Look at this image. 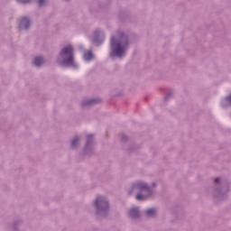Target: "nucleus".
<instances>
[{
	"label": "nucleus",
	"mask_w": 231,
	"mask_h": 231,
	"mask_svg": "<svg viewBox=\"0 0 231 231\" xmlns=\"http://www.w3.org/2000/svg\"><path fill=\"white\" fill-rule=\"evenodd\" d=\"M127 46H129L127 37L124 33L118 32L116 36L111 38V57H113V55H116V57H124Z\"/></svg>",
	"instance_id": "nucleus-1"
},
{
	"label": "nucleus",
	"mask_w": 231,
	"mask_h": 231,
	"mask_svg": "<svg viewBox=\"0 0 231 231\" xmlns=\"http://www.w3.org/2000/svg\"><path fill=\"white\" fill-rule=\"evenodd\" d=\"M60 57L63 60V66H71L72 68H77V64L73 60V47L71 45H68L61 50Z\"/></svg>",
	"instance_id": "nucleus-2"
},
{
	"label": "nucleus",
	"mask_w": 231,
	"mask_h": 231,
	"mask_svg": "<svg viewBox=\"0 0 231 231\" xmlns=\"http://www.w3.org/2000/svg\"><path fill=\"white\" fill-rule=\"evenodd\" d=\"M133 189H137L141 193L136 195V199H147L149 196L152 195L151 188H149L145 183L140 181L137 184H134Z\"/></svg>",
	"instance_id": "nucleus-3"
},
{
	"label": "nucleus",
	"mask_w": 231,
	"mask_h": 231,
	"mask_svg": "<svg viewBox=\"0 0 231 231\" xmlns=\"http://www.w3.org/2000/svg\"><path fill=\"white\" fill-rule=\"evenodd\" d=\"M95 205L97 210H107L109 208V203L103 197H97L95 200Z\"/></svg>",
	"instance_id": "nucleus-4"
},
{
	"label": "nucleus",
	"mask_w": 231,
	"mask_h": 231,
	"mask_svg": "<svg viewBox=\"0 0 231 231\" xmlns=\"http://www.w3.org/2000/svg\"><path fill=\"white\" fill-rule=\"evenodd\" d=\"M30 24H31L30 19L28 17H23L20 22L19 28L20 30H23V29L28 30V28H30Z\"/></svg>",
	"instance_id": "nucleus-5"
},
{
	"label": "nucleus",
	"mask_w": 231,
	"mask_h": 231,
	"mask_svg": "<svg viewBox=\"0 0 231 231\" xmlns=\"http://www.w3.org/2000/svg\"><path fill=\"white\" fill-rule=\"evenodd\" d=\"M33 64L37 67L42 66V64H44V60L42 57H36L34 58Z\"/></svg>",
	"instance_id": "nucleus-6"
},
{
	"label": "nucleus",
	"mask_w": 231,
	"mask_h": 231,
	"mask_svg": "<svg viewBox=\"0 0 231 231\" xmlns=\"http://www.w3.org/2000/svg\"><path fill=\"white\" fill-rule=\"evenodd\" d=\"M140 216V211L138 210V208H132L130 210V217H138Z\"/></svg>",
	"instance_id": "nucleus-7"
},
{
	"label": "nucleus",
	"mask_w": 231,
	"mask_h": 231,
	"mask_svg": "<svg viewBox=\"0 0 231 231\" xmlns=\"http://www.w3.org/2000/svg\"><path fill=\"white\" fill-rule=\"evenodd\" d=\"M146 216H148V217H152L156 216V209L155 208L147 209Z\"/></svg>",
	"instance_id": "nucleus-8"
},
{
	"label": "nucleus",
	"mask_w": 231,
	"mask_h": 231,
	"mask_svg": "<svg viewBox=\"0 0 231 231\" xmlns=\"http://www.w3.org/2000/svg\"><path fill=\"white\" fill-rule=\"evenodd\" d=\"M84 59L86 60H91V59H93V52H91L90 51L85 52L84 53Z\"/></svg>",
	"instance_id": "nucleus-9"
},
{
	"label": "nucleus",
	"mask_w": 231,
	"mask_h": 231,
	"mask_svg": "<svg viewBox=\"0 0 231 231\" xmlns=\"http://www.w3.org/2000/svg\"><path fill=\"white\" fill-rule=\"evenodd\" d=\"M79 145V138H74L71 143L72 147H77Z\"/></svg>",
	"instance_id": "nucleus-10"
},
{
	"label": "nucleus",
	"mask_w": 231,
	"mask_h": 231,
	"mask_svg": "<svg viewBox=\"0 0 231 231\" xmlns=\"http://www.w3.org/2000/svg\"><path fill=\"white\" fill-rule=\"evenodd\" d=\"M45 4H46V0H38L39 6H44Z\"/></svg>",
	"instance_id": "nucleus-11"
},
{
	"label": "nucleus",
	"mask_w": 231,
	"mask_h": 231,
	"mask_svg": "<svg viewBox=\"0 0 231 231\" xmlns=\"http://www.w3.org/2000/svg\"><path fill=\"white\" fill-rule=\"evenodd\" d=\"M19 3H30V0H18Z\"/></svg>",
	"instance_id": "nucleus-12"
},
{
	"label": "nucleus",
	"mask_w": 231,
	"mask_h": 231,
	"mask_svg": "<svg viewBox=\"0 0 231 231\" xmlns=\"http://www.w3.org/2000/svg\"><path fill=\"white\" fill-rule=\"evenodd\" d=\"M226 100L231 103V94L226 98Z\"/></svg>",
	"instance_id": "nucleus-13"
},
{
	"label": "nucleus",
	"mask_w": 231,
	"mask_h": 231,
	"mask_svg": "<svg viewBox=\"0 0 231 231\" xmlns=\"http://www.w3.org/2000/svg\"><path fill=\"white\" fill-rule=\"evenodd\" d=\"M98 35V31L95 32V36L97 37Z\"/></svg>",
	"instance_id": "nucleus-14"
},
{
	"label": "nucleus",
	"mask_w": 231,
	"mask_h": 231,
	"mask_svg": "<svg viewBox=\"0 0 231 231\" xmlns=\"http://www.w3.org/2000/svg\"><path fill=\"white\" fill-rule=\"evenodd\" d=\"M215 181L217 183V181H219V178L215 179Z\"/></svg>",
	"instance_id": "nucleus-15"
},
{
	"label": "nucleus",
	"mask_w": 231,
	"mask_h": 231,
	"mask_svg": "<svg viewBox=\"0 0 231 231\" xmlns=\"http://www.w3.org/2000/svg\"><path fill=\"white\" fill-rule=\"evenodd\" d=\"M94 101H89L88 104H93Z\"/></svg>",
	"instance_id": "nucleus-16"
},
{
	"label": "nucleus",
	"mask_w": 231,
	"mask_h": 231,
	"mask_svg": "<svg viewBox=\"0 0 231 231\" xmlns=\"http://www.w3.org/2000/svg\"><path fill=\"white\" fill-rule=\"evenodd\" d=\"M93 135H88V139H90Z\"/></svg>",
	"instance_id": "nucleus-17"
}]
</instances>
